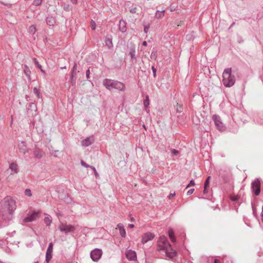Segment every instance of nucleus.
I'll return each mask as SVG.
<instances>
[{"label": "nucleus", "mask_w": 263, "mask_h": 263, "mask_svg": "<svg viewBox=\"0 0 263 263\" xmlns=\"http://www.w3.org/2000/svg\"><path fill=\"white\" fill-rule=\"evenodd\" d=\"M155 235L151 232H147L143 235L141 239V242L143 244L146 243L148 241L152 240L154 239Z\"/></svg>", "instance_id": "10"}, {"label": "nucleus", "mask_w": 263, "mask_h": 263, "mask_svg": "<svg viewBox=\"0 0 263 263\" xmlns=\"http://www.w3.org/2000/svg\"><path fill=\"white\" fill-rule=\"evenodd\" d=\"M112 39L111 35H107L105 37V45L107 47L108 49H111L113 47Z\"/></svg>", "instance_id": "15"}, {"label": "nucleus", "mask_w": 263, "mask_h": 263, "mask_svg": "<svg viewBox=\"0 0 263 263\" xmlns=\"http://www.w3.org/2000/svg\"><path fill=\"white\" fill-rule=\"evenodd\" d=\"M142 45L145 46H146L147 45V42L146 41L143 42Z\"/></svg>", "instance_id": "53"}, {"label": "nucleus", "mask_w": 263, "mask_h": 263, "mask_svg": "<svg viewBox=\"0 0 263 263\" xmlns=\"http://www.w3.org/2000/svg\"><path fill=\"white\" fill-rule=\"evenodd\" d=\"M43 0H34L33 2V5L35 6H38L41 5Z\"/></svg>", "instance_id": "32"}, {"label": "nucleus", "mask_w": 263, "mask_h": 263, "mask_svg": "<svg viewBox=\"0 0 263 263\" xmlns=\"http://www.w3.org/2000/svg\"><path fill=\"white\" fill-rule=\"evenodd\" d=\"M90 168L93 170L94 173H95V176L97 177L99 175L96 169L95 168V167L93 166H90Z\"/></svg>", "instance_id": "39"}, {"label": "nucleus", "mask_w": 263, "mask_h": 263, "mask_svg": "<svg viewBox=\"0 0 263 263\" xmlns=\"http://www.w3.org/2000/svg\"><path fill=\"white\" fill-rule=\"evenodd\" d=\"M9 168L14 173H16L17 172V165L15 163H11L9 165Z\"/></svg>", "instance_id": "24"}, {"label": "nucleus", "mask_w": 263, "mask_h": 263, "mask_svg": "<svg viewBox=\"0 0 263 263\" xmlns=\"http://www.w3.org/2000/svg\"><path fill=\"white\" fill-rule=\"evenodd\" d=\"M71 1L73 4H76L77 2V0H71Z\"/></svg>", "instance_id": "52"}, {"label": "nucleus", "mask_w": 263, "mask_h": 263, "mask_svg": "<svg viewBox=\"0 0 263 263\" xmlns=\"http://www.w3.org/2000/svg\"><path fill=\"white\" fill-rule=\"evenodd\" d=\"M37 107L36 105L34 103H30L27 107V111L29 112L30 111H36Z\"/></svg>", "instance_id": "19"}, {"label": "nucleus", "mask_w": 263, "mask_h": 263, "mask_svg": "<svg viewBox=\"0 0 263 263\" xmlns=\"http://www.w3.org/2000/svg\"><path fill=\"white\" fill-rule=\"evenodd\" d=\"M164 9H163L161 11L157 10L155 13V17L158 18H162L164 15Z\"/></svg>", "instance_id": "23"}, {"label": "nucleus", "mask_w": 263, "mask_h": 263, "mask_svg": "<svg viewBox=\"0 0 263 263\" xmlns=\"http://www.w3.org/2000/svg\"><path fill=\"white\" fill-rule=\"evenodd\" d=\"M128 227L130 228V229H132V228H134L135 227V225L134 224H128Z\"/></svg>", "instance_id": "49"}, {"label": "nucleus", "mask_w": 263, "mask_h": 263, "mask_svg": "<svg viewBox=\"0 0 263 263\" xmlns=\"http://www.w3.org/2000/svg\"><path fill=\"white\" fill-rule=\"evenodd\" d=\"M90 73V72L89 69L87 70L86 72V76L87 79H88L89 78Z\"/></svg>", "instance_id": "44"}, {"label": "nucleus", "mask_w": 263, "mask_h": 263, "mask_svg": "<svg viewBox=\"0 0 263 263\" xmlns=\"http://www.w3.org/2000/svg\"><path fill=\"white\" fill-rule=\"evenodd\" d=\"M219 260L217 259H215L214 260V263H219Z\"/></svg>", "instance_id": "54"}, {"label": "nucleus", "mask_w": 263, "mask_h": 263, "mask_svg": "<svg viewBox=\"0 0 263 263\" xmlns=\"http://www.w3.org/2000/svg\"><path fill=\"white\" fill-rule=\"evenodd\" d=\"M117 227L119 229V233L121 237H125L126 236V231L124 228L123 224L119 223L117 224Z\"/></svg>", "instance_id": "17"}, {"label": "nucleus", "mask_w": 263, "mask_h": 263, "mask_svg": "<svg viewBox=\"0 0 263 263\" xmlns=\"http://www.w3.org/2000/svg\"><path fill=\"white\" fill-rule=\"evenodd\" d=\"M152 71H153V76L154 77H156V71H157V69L156 68H155L154 66H152Z\"/></svg>", "instance_id": "40"}, {"label": "nucleus", "mask_w": 263, "mask_h": 263, "mask_svg": "<svg viewBox=\"0 0 263 263\" xmlns=\"http://www.w3.org/2000/svg\"><path fill=\"white\" fill-rule=\"evenodd\" d=\"M213 120L214 122L216 128L220 131H223L225 130V126L223 123L221 122L220 118L219 116L214 115L213 116Z\"/></svg>", "instance_id": "7"}, {"label": "nucleus", "mask_w": 263, "mask_h": 263, "mask_svg": "<svg viewBox=\"0 0 263 263\" xmlns=\"http://www.w3.org/2000/svg\"><path fill=\"white\" fill-rule=\"evenodd\" d=\"M33 92L36 95L37 98L40 99L42 97V93L40 92L39 89H38L36 87H34L33 88Z\"/></svg>", "instance_id": "26"}, {"label": "nucleus", "mask_w": 263, "mask_h": 263, "mask_svg": "<svg viewBox=\"0 0 263 263\" xmlns=\"http://www.w3.org/2000/svg\"><path fill=\"white\" fill-rule=\"evenodd\" d=\"M77 64H74L73 67L71 70V77L73 78L77 74Z\"/></svg>", "instance_id": "30"}, {"label": "nucleus", "mask_w": 263, "mask_h": 263, "mask_svg": "<svg viewBox=\"0 0 263 263\" xmlns=\"http://www.w3.org/2000/svg\"><path fill=\"white\" fill-rule=\"evenodd\" d=\"M181 109H182V106H180V105H178L177 106V110L178 112H181Z\"/></svg>", "instance_id": "48"}, {"label": "nucleus", "mask_w": 263, "mask_h": 263, "mask_svg": "<svg viewBox=\"0 0 263 263\" xmlns=\"http://www.w3.org/2000/svg\"><path fill=\"white\" fill-rule=\"evenodd\" d=\"M172 152L174 156H177L179 154V152L175 149H172Z\"/></svg>", "instance_id": "42"}, {"label": "nucleus", "mask_w": 263, "mask_h": 263, "mask_svg": "<svg viewBox=\"0 0 263 263\" xmlns=\"http://www.w3.org/2000/svg\"><path fill=\"white\" fill-rule=\"evenodd\" d=\"M39 217V213L34 212L31 215L25 218L24 219V221L25 222H32L36 220V219Z\"/></svg>", "instance_id": "12"}, {"label": "nucleus", "mask_w": 263, "mask_h": 263, "mask_svg": "<svg viewBox=\"0 0 263 263\" xmlns=\"http://www.w3.org/2000/svg\"><path fill=\"white\" fill-rule=\"evenodd\" d=\"M28 31L30 33L34 34L36 32V27L35 25H31L29 27Z\"/></svg>", "instance_id": "29"}, {"label": "nucleus", "mask_w": 263, "mask_h": 263, "mask_svg": "<svg viewBox=\"0 0 263 263\" xmlns=\"http://www.w3.org/2000/svg\"><path fill=\"white\" fill-rule=\"evenodd\" d=\"M65 68H66L65 66V67H63L61 68V69H65Z\"/></svg>", "instance_id": "57"}, {"label": "nucleus", "mask_w": 263, "mask_h": 263, "mask_svg": "<svg viewBox=\"0 0 263 263\" xmlns=\"http://www.w3.org/2000/svg\"><path fill=\"white\" fill-rule=\"evenodd\" d=\"M149 27L148 26H145L144 28V31L145 33L147 32V30L148 29Z\"/></svg>", "instance_id": "50"}, {"label": "nucleus", "mask_w": 263, "mask_h": 263, "mask_svg": "<svg viewBox=\"0 0 263 263\" xmlns=\"http://www.w3.org/2000/svg\"><path fill=\"white\" fill-rule=\"evenodd\" d=\"M81 164L82 166L85 167H90L91 166V165H89L87 164L86 163H85L84 161L81 160Z\"/></svg>", "instance_id": "37"}, {"label": "nucleus", "mask_w": 263, "mask_h": 263, "mask_svg": "<svg viewBox=\"0 0 263 263\" xmlns=\"http://www.w3.org/2000/svg\"><path fill=\"white\" fill-rule=\"evenodd\" d=\"M33 155H34V157H35L39 159H40L43 156V153L40 149H39L38 148H35V149L34 150Z\"/></svg>", "instance_id": "22"}, {"label": "nucleus", "mask_w": 263, "mask_h": 263, "mask_svg": "<svg viewBox=\"0 0 263 263\" xmlns=\"http://www.w3.org/2000/svg\"><path fill=\"white\" fill-rule=\"evenodd\" d=\"M34 263H38V262H37V261H36V262H34Z\"/></svg>", "instance_id": "60"}, {"label": "nucleus", "mask_w": 263, "mask_h": 263, "mask_svg": "<svg viewBox=\"0 0 263 263\" xmlns=\"http://www.w3.org/2000/svg\"><path fill=\"white\" fill-rule=\"evenodd\" d=\"M46 23L50 26H52L55 24V20L52 16H48L46 19Z\"/></svg>", "instance_id": "18"}, {"label": "nucleus", "mask_w": 263, "mask_h": 263, "mask_svg": "<svg viewBox=\"0 0 263 263\" xmlns=\"http://www.w3.org/2000/svg\"><path fill=\"white\" fill-rule=\"evenodd\" d=\"M130 220L132 221H135V218L133 217H130Z\"/></svg>", "instance_id": "55"}, {"label": "nucleus", "mask_w": 263, "mask_h": 263, "mask_svg": "<svg viewBox=\"0 0 263 263\" xmlns=\"http://www.w3.org/2000/svg\"><path fill=\"white\" fill-rule=\"evenodd\" d=\"M102 253L101 249H95L90 252L91 258L93 261H97L100 259Z\"/></svg>", "instance_id": "8"}, {"label": "nucleus", "mask_w": 263, "mask_h": 263, "mask_svg": "<svg viewBox=\"0 0 263 263\" xmlns=\"http://www.w3.org/2000/svg\"><path fill=\"white\" fill-rule=\"evenodd\" d=\"M207 187H205V186H204V189H203V193L204 194H206L208 193Z\"/></svg>", "instance_id": "47"}, {"label": "nucleus", "mask_w": 263, "mask_h": 263, "mask_svg": "<svg viewBox=\"0 0 263 263\" xmlns=\"http://www.w3.org/2000/svg\"><path fill=\"white\" fill-rule=\"evenodd\" d=\"M195 184V182L193 180H191L190 181V183L188 184V185H187V186L186 187V188H187L191 186H194Z\"/></svg>", "instance_id": "38"}, {"label": "nucleus", "mask_w": 263, "mask_h": 263, "mask_svg": "<svg viewBox=\"0 0 263 263\" xmlns=\"http://www.w3.org/2000/svg\"><path fill=\"white\" fill-rule=\"evenodd\" d=\"M157 250L158 251H164L165 255L170 258H173L177 255V252L174 250L170 243L168 242L166 236H161L158 241Z\"/></svg>", "instance_id": "2"}, {"label": "nucleus", "mask_w": 263, "mask_h": 263, "mask_svg": "<svg viewBox=\"0 0 263 263\" xmlns=\"http://www.w3.org/2000/svg\"><path fill=\"white\" fill-rule=\"evenodd\" d=\"M253 213H254V215H255V212L254 210H253Z\"/></svg>", "instance_id": "58"}, {"label": "nucleus", "mask_w": 263, "mask_h": 263, "mask_svg": "<svg viewBox=\"0 0 263 263\" xmlns=\"http://www.w3.org/2000/svg\"><path fill=\"white\" fill-rule=\"evenodd\" d=\"M223 83L227 87L232 86L235 82L234 75L232 74V68H228L224 70L222 73Z\"/></svg>", "instance_id": "4"}, {"label": "nucleus", "mask_w": 263, "mask_h": 263, "mask_svg": "<svg viewBox=\"0 0 263 263\" xmlns=\"http://www.w3.org/2000/svg\"><path fill=\"white\" fill-rule=\"evenodd\" d=\"M59 228L61 232H64L65 234H67L68 233H72L76 230L74 226L65 223H61Z\"/></svg>", "instance_id": "6"}, {"label": "nucleus", "mask_w": 263, "mask_h": 263, "mask_svg": "<svg viewBox=\"0 0 263 263\" xmlns=\"http://www.w3.org/2000/svg\"><path fill=\"white\" fill-rule=\"evenodd\" d=\"M24 72L25 75L27 76L28 79L29 80L31 79L30 74L31 71L29 67L27 65L24 66Z\"/></svg>", "instance_id": "20"}, {"label": "nucleus", "mask_w": 263, "mask_h": 263, "mask_svg": "<svg viewBox=\"0 0 263 263\" xmlns=\"http://www.w3.org/2000/svg\"><path fill=\"white\" fill-rule=\"evenodd\" d=\"M16 209V202L11 197L7 196L1 202L0 212L4 220L10 221Z\"/></svg>", "instance_id": "1"}, {"label": "nucleus", "mask_w": 263, "mask_h": 263, "mask_svg": "<svg viewBox=\"0 0 263 263\" xmlns=\"http://www.w3.org/2000/svg\"><path fill=\"white\" fill-rule=\"evenodd\" d=\"M149 100L148 96H146L145 99L144 100L143 104L145 108H147L149 104Z\"/></svg>", "instance_id": "31"}, {"label": "nucleus", "mask_w": 263, "mask_h": 263, "mask_svg": "<svg viewBox=\"0 0 263 263\" xmlns=\"http://www.w3.org/2000/svg\"><path fill=\"white\" fill-rule=\"evenodd\" d=\"M129 54L130 56L131 59H132V60L136 59V55H135L136 51L134 48L130 49Z\"/></svg>", "instance_id": "27"}, {"label": "nucleus", "mask_w": 263, "mask_h": 263, "mask_svg": "<svg viewBox=\"0 0 263 263\" xmlns=\"http://www.w3.org/2000/svg\"><path fill=\"white\" fill-rule=\"evenodd\" d=\"M234 25H235V23H233L231 24V26H230V28L232 27Z\"/></svg>", "instance_id": "56"}, {"label": "nucleus", "mask_w": 263, "mask_h": 263, "mask_svg": "<svg viewBox=\"0 0 263 263\" xmlns=\"http://www.w3.org/2000/svg\"><path fill=\"white\" fill-rule=\"evenodd\" d=\"M168 234L169 238L172 242L175 243L176 242V238L174 235V232L173 229H170L168 231Z\"/></svg>", "instance_id": "21"}, {"label": "nucleus", "mask_w": 263, "mask_h": 263, "mask_svg": "<svg viewBox=\"0 0 263 263\" xmlns=\"http://www.w3.org/2000/svg\"><path fill=\"white\" fill-rule=\"evenodd\" d=\"M210 178H211V177L210 176H209L205 182H204V186H205V187H209V183H210Z\"/></svg>", "instance_id": "34"}, {"label": "nucleus", "mask_w": 263, "mask_h": 263, "mask_svg": "<svg viewBox=\"0 0 263 263\" xmlns=\"http://www.w3.org/2000/svg\"><path fill=\"white\" fill-rule=\"evenodd\" d=\"M63 9L66 11H69L70 10L69 5H65L63 7Z\"/></svg>", "instance_id": "41"}, {"label": "nucleus", "mask_w": 263, "mask_h": 263, "mask_svg": "<svg viewBox=\"0 0 263 263\" xmlns=\"http://www.w3.org/2000/svg\"><path fill=\"white\" fill-rule=\"evenodd\" d=\"M119 29L122 33L126 31V23L123 20H120L119 22Z\"/></svg>", "instance_id": "16"}, {"label": "nucleus", "mask_w": 263, "mask_h": 263, "mask_svg": "<svg viewBox=\"0 0 263 263\" xmlns=\"http://www.w3.org/2000/svg\"><path fill=\"white\" fill-rule=\"evenodd\" d=\"M25 194L27 196L31 197L32 196L31 190L30 189H26L25 191Z\"/></svg>", "instance_id": "33"}, {"label": "nucleus", "mask_w": 263, "mask_h": 263, "mask_svg": "<svg viewBox=\"0 0 263 263\" xmlns=\"http://www.w3.org/2000/svg\"><path fill=\"white\" fill-rule=\"evenodd\" d=\"M95 141L93 137H89L83 139L82 142V145L84 147H87L91 145Z\"/></svg>", "instance_id": "13"}, {"label": "nucleus", "mask_w": 263, "mask_h": 263, "mask_svg": "<svg viewBox=\"0 0 263 263\" xmlns=\"http://www.w3.org/2000/svg\"><path fill=\"white\" fill-rule=\"evenodd\" d=\"M194 191V189H191L189 190L187 192V195H190L192 194L193 193Z\"/></svg>", "instance_id": "43"}, {"label": "nucleus", "mask_w": 263, "mask_h": 263, "mask_svg": "<svg viewBox=\"0 0 263 263\" xmlns=\"http://www.w3.org/2000/svg\"><path fill=\"white\" fill-rule=\"evenodd\" d=\"M12 119H13V118H12V117H11V123L12 122Z\"/></svg>", "instance_id": "59"}, {"label": "nucleus", "mask_w": 263, "mask_h": 263, "mask_svg": "<svg viewBox=\"0 0 263 263\" xmlns=\"http://www.w3.org/2000/svg\"><path fill=\"white\" fill-rule=\"evenodd\" d=\"M239 197L238 196H233L230 197V199L233 201H236L238 200Z\"/></svg>", "instance_id": "36"}, {"label": "nucleus", "mask_w": 263, "mask_h": 263, "mask_svg": "<svg viewBox=\"0 0 263 263\" xmlns=\"http://www.w3.org/2000/svg\"><path fill=\"white\" fill-rule=\"evenodd\" d=\"M71 83L72 85L76 83V78L74 77L73 78H72V77H71Z\"/></svg>", "instance_id": "46"}, {"label": "nucleus", "mask_w": 263, "mask_h": 263, "mask_svg": "<svg viewBox=\"0 0 263 263\" xmlns=\"http://www.w3.org/2000/svg\"><path fill=\"white\" fill-rule=\"evenodd\" d=\"M18 148L20 153L25 154L28 153V148L24 141H22L18 144Z\"/></svg>", "instance_id": "14"}, {"label": "nucleus", "mask_w": 263, "mask_h": 263, "mask_svg": "<svg viewBox=\"0 0 263 263\" xmlns=\"http://www.w3.org/2000/svg\"><path fill=\"white\" fill-rule=\"evenodd\" d=\"M44 222L46 223V224L47 226H49L51 222H52V219H51L50 216H47L44 218Z\"/></svg>", "instance_id": "28"}, {"label": "nucleus", "mask_w": 263, "mask_h": 263, "mask_svg": "<svg viewBox=\"0 0 263 263\" xmlns=\"http://www.w3.org/2000/svg\"><path fill=\"white\" fill-rule=\"evenodd\" d=\"M260 180L255 179L251 183V189L255 196H258L260 192Z\"/></svg>", "instance_id": "5"}, {"label": "nucleus", "mask_w": 263, "mask_h": 263, "mask_svg": "<svg viewBox=\"0 0 263 263\" xmlns=\"http://www.w3.org/2000/svg\"><path fill=\"white\" fill-rule=\"evenodd\" d=\"M103 85L110 91L116 89L120 91H124L125 90V85L115 80L106 78L103 81Z\"/></svg>", "instance_id": "3"}, {"label": "nucleus", "mask_w": 263, "mask_h": 263, "mask_svg": "<svg viewBox=\"0 0 263 263\" xmlns=\"http://www.w3.org/2000/svg\"><path fill=\"white\" fill-rule=\"evenodd\" d=\"M53 244L50 242L46 252V261L48 263L52 257Z\"/></svg>", "instance_id": "9"}, {"label": "nucleus", "mask_w": 263, "mask_h": 263, "mask_svg": "<svg viewBox=\"0 0 263 263\" xmlns=\"http://www.w3.org/2000/svg\"><path fill=\"white\" fill-rule=\"evenodd\" d=\"M33 60L34 61V64L41 70V72L43 74H45V71L42 69L41 65L39 64V63L37 61V59L36 58H33Z\"/></svg>", "instance_id": "25"}, {"label": "nucleus", "mask_w": 263, "mask_h": 263, "mask_svg": "<svg viewBox=\"0 0 263 263\" xmlns=\"http://www.w3.org/2000/svg\"><path fill=\"white\" fill-rule=\"evenodd\" d=\"M130 12L132 13H135L136 12V8H133L130 9Z\"/></svg>", "instance_id": "45"}, {"label": "nucleus", "mask_w": 263, "mask_h": 263, "mask_svg": "<svg viewBox=\"0 0 263 263\" xmlns=\"http://www.w3.org/2000/svg\"><path fill=\"white\" fill-rule=\"evenodd\" d=\"M175 195V193L174 194H171L169 195V198L171 199V198H173Z\"/></svg>", "instance_id": "51"}, {"label": "nucleus", "mask_w": 263, "mask_h": 263, "mask_svg": "<svg viewBox=\"0 0 263 263\" xmlns=\"http://www.w3.org/2000/svg\"><path fill=\"white\" fill-rule=\"evenodd\" d=\"M90 26L92 30H95L96 29V23L94 21L91 20L90 22Z\"/></svg>", "instance_id": "35"}, {"label": "nucleus", "mask_w": 263, "mask_h": 263, "mask_svg": "<svg viewBox=\"0 0 263 263\" xmlns=\"http://www.w3.org/2000/svg\"><path fill=\"white\" fill-rule=\"evenodd\" d=\"M126 257L130 261H134L137 258L136 252L132 250H128L126 251Z\"/></svg>", "instance_id": "11"}]
</instances>
